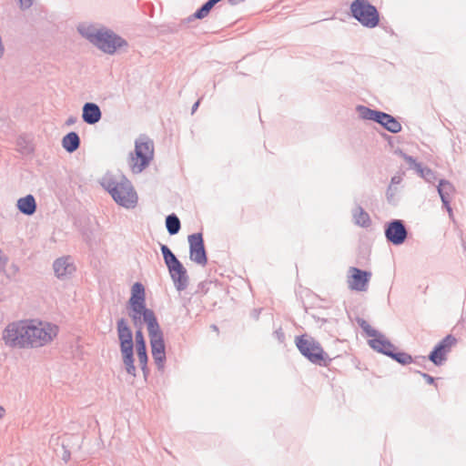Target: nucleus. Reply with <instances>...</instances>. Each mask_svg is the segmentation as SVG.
<instances>
[{
	"mask_svg": "<svg viewBox=\"0 0 466 466\" xmlns=\"http://www.w3.org/2000/svg\"><path fill=\"white\" fill-rule=\"evenodd\" d=\"M16 208L23 215L32 216L37 209V203L35 197L28 194L17 199Z\"/></svg>",
	"mask_w": 466,
	"mask_h": 466,
	"instance_id": "obj_20",
	"label": "nucleus"
},
{
	"mask_svg": "<svg viewBox=\"0 0 466 466\" xmlns=\"http://www.w3.org/2000/svg\"><path fill=\"white\" fill-rule=\"evenodd\" d=\"M409 357L410 359L409 364L410 363H414L421 368H424L426 369V361L428 360V356L425 357V356H415V357H412L410 354H409Z\"/></svg>",
	"mask_w": 466,
	"mask_h": 466,
	"instance_id": "obj_26",
	"label": "nucleus"
},
{
	"mask_svg": "<svg viewBox=\"0 0 466 466\" xmlns=\"http://www.w3.org/2000/svg\"><path fill=\"white\" fill-rule=\"evenodd\" d=\"M260 312H261V309H254L252 311H251V317L258 320L259 319V315H260Z\"/></svg>",
	"mask_w": 466,
	"mask_h": 466,
	"instance_id": "obj_37",
	"label": "nucleus"
},
{
	"mask_svg": "<svg viewBox=\"0 0 466 466\" xmlns=\"http://www.w3.org/2000/svg\"><path fill=\"white\" fill-rule=\"evenodd\" d=\"M5 415V409L0 405V419Z\"/></svg>",
	"mask_w": 466,
	"mask_h": 466,
	"instance_id": "obj_41",
	"label": "nucleus"
},
{
	"mask_svg": "<svg viewBox=\"0 0 466 466\" xmlns=\"http://www.w3.org/2000/svg\"><path fill=\"white\" fill-rule=\"evenodd\" d=\"M213 329H218L216 325H212Z\"/></svg>",
	"mask_w": 466,
	"mask_h": 466,
	"instance_id": "obj_43",
	"label": "nucleus"
},
{
	"mask_svg": "<svg viewBox=\"0 0 466 466\" xmlns=\"http://www.w3.org/2000/svg\"><path fill=\"white\" fill-rule=\"evenodd\" d=\"M159 247L164 262L168 269L176 289L177 291L185 290L187 288L189 280L187 268L167 245L160 243Z\"/></svg>",
	"mask_w": 466,
	"mask_h": 466,
	"instance_id": "obj_7",
	"label": "nucleus"
},
{
	"mask_svg": "<svg viewBox=\"0 0 466 466\" xmlns=\"http://www.w3.org/2000/svg\"><path fill=\"white\" fill-rule=\"evenodd\" d=\"M441 203H442V208L447 210V212L449 213V217L451 218H453V211H452V208L451 207V198L444 197V196H442V194H441Z\"/></svg>",
	"mask_w": 466,
	"mask_h": 466,
	"instance_id": "obj_27",
	"label": "nucleus"
},
{
	"mask_svg": "<svg viewBox=\"0 0 466 466\" xmlns=\"http://www.w3.org/2000/svg\"><path fill=\"white\" fill-rule=\"evenodd\" d=\"M201 99H198L191 107V114L193 115L198 108Z\"/></svg>",
	"mask_w": 466,
	"mask_h": 466,
	"instance_id": "obj_38",
	"label": "nucleus"
},
{
	"mask_svg": "<svg viewBox=\"0 0 466 466\" xmlns=\"http://www.w3.org/2000/svg\"><path fill=\"white\" fill-rule=\"evenodd\" d=\"M368 345L374 351L390 358L402 366L409 365L410 360L409 353L398 350L397 347L380 331L368 339Z\"/></svg>",
	"mask_w": 466,
	"mask_h": 466,
	"instance_id": "obj_12",
	"label": "nucleus"
},
{
	"mask_svg": "<svg viewBox=\"0 0 466 466\" xmlns=\"http://www.w3.org/2000/svg\"><path fill=\"white\" fill-rule=\"evenodd\" d=\"M402 181V177L400 175H394L390 179V184L389 186L395 187L396 185L400 184Z\"/></svg>",
	"mask_w": 466,
	"mask_h": 466,
	"instance_id": "obj_34",
	"label": "nucleus"
},
{
	"mask_svg": "<svg viewBox=\"0 0 466 466\" xmlns=\"http://www.w3.org/2000/svg\"><path fill=\"white\" fill-rule=\"evenodd\" d=\"M396 153H399L409 165L410 168L415 170L420 177L425 179V181L432 183L436 180L437 177L435 172L430 167L423 166V164L419 162L417 158L404 153L401 149H398Z\"/></svg>",
	"mask_w": 466,
	"mask_h": 466,
	"instance_id": "obj_17",
	"label": "nucleus"
},
{
	"mask_svg": "<svg viewBox=\"0 0 466 466\" xmlns=\"http://www.w3.org/2000/svg\"><path fill=\"white\" fill-rule=\"evenodd\" d=\"M101 185L110 194L116 204L126 208H133L137 203V195L132 183L123 175L120 181L109 177Z\"/></svg>",
	"mask_w": 466,
	"mask_h": 466,
	"instance_id": "obj_4",
	"label": "nucleus"
},
{
	"mask_svg": "<svg viewBox=\"0 0 466 466\" xmlns=\"http://www.w3.org/2000/svg\"><path fill=\"white\" fill-rule=\"evenodd\" d=\"M126 308L128 317L136 328V332L134 342L133 331L128 325L127 319L125 318L117 319L116 332L124 368L128 375L137 377L134 357V348L136 347L139 366L145 379H147L150 370L147 366V346L143 333V326H147V314L155 312L147 306L146 289L142 282L137 281L132 285L130 297L127 301Z\"/></svg>",
	"mask_w": 466,
	"mask_h": 466,
	"instance_id": "obj_1",
	"label": "nucleus"
},
{
	"mask_svg": "<svg viewBox=\"0 0 466 466\" xmlns=\"http://www.w3.org/2000/svg\"><path fill=\"white\" fill-rule=\"evenodd\" d=\"M29 337L28 319L9 323L2 336L5 344L12 349H29Z\"/></svg>",
	"mask_w": 466,
	"mask_h": 466,
	"instance_id": "obj_8",
	"label": "nucleus"
},
{
	"mask_svg": "<svg viewBox=\"0 0 466 466\" xmlns=\"http://www.w3.org/2000/svg\"><path fill=\"white\" fill-rule=\"evenodd\" d=\"M356 321L360 328L363 330L367 337L370 338L374 335L379 334V330L371 327L367 320L362 318L358 317Z\"/></svg>",
	"mask_w": 466,
	"mask_h": 466,
	"instance_id": "obj_25",
	"label": "nucleus"
},
{
	"mask_svg": "<svg viewBox=\"0 0 466 466\" xmlns=\"http://www.w3.org/2000/svg\"><path fill=\"white\" fill-rule=\"evenodd\" d=\"M384 235L388 243L400 246L407 240L409 230L404 220L393 218L384 224Z\"/></svg>",
	"mask_w": 466,
	"mask_h": 466,
	"instance_id": "obj_13",
	"label": "nucleus"
},
{
	"mask_svg": "<svg viewBox=\"0 0 466 466\" xmlns=\"http://www.w3.org/2000/svg\"><path fill=\"white\" fill-rule=\"evenodd\" d=\"M294 343L299 353L310 363L319 367H329L330 365L332 359L312 336L308 333L296 336Z\"/></svg>",
	"mask_w": 466,
	"mask_h": 466,
	"instance_id": "obj_3",
	"label": "nucleus"
},
{
	"mask_svg": "<svg viewBox=\"0 0 466 466\" xmlns=\"http://www.w3.org/2000/svg\"><path fill=\"white\" fill-rule=\"evenodd\" d=\"M146 319L152 358L157 369L162 371L167 360L164 334L155 313H147Z\"/></svg>",
	"mask_w": 466,
	"mask_h": 466,
	"instance_id": "obj_5",
	"label": "nucleus"
},
{
	"mask_svg": "<svg viewBox=\"0 0 466 466\" xmlns=\"http://www.w3.org/2000/svg\"><path fill=\"white\" fill-rule=\"evenodd\" d=\"M62 147L66 152L72 154L76 152L81 145L79 134L76 131L66 133L61 140Z\"/></svg>",
	"mask_w": 466,
	"mask_h": 466,
	"instance_id": "obj_21",
	"label": "nucleus"
},
{
	"mask_svg": "<svg viewBox=\"0 0 466 466\" xmlns=\"http://www.w3.org/2000/svg\"><path fill=\"white\" fill-rule=\"evenodd\" d=\"M19 271V267L13 263L9 268V272L6 273L8 279L13 278Z\"/></svg>",
	"mask_w": 466,
	"mask_h": 466,
	"instance_id": "obj_32",
	"label": "nucleus"
},
{
	"mask_svg": "<svg viewBox=\"0 0 466 466\" xmlns=\"http://www.w3.org/2000/svg\"><path fill=\"white\" fill-rule=\"evenodd\" d=\"M154 142L147 135L141 134L135 140V149L129 153V167L134 174L143 172L154 159Z\"/></svg>",
	"mask_w": 466,
	"mask_h": 466,
	"instance_id": "obj_6",
	"label": "nucleus"
},
{
	"mask_svg": "<svg viewBox=\"0 0 466 466\" xmlns=\"http://www.w3.org/2000/svg\"><path fill=\"white\" fill-rule=\"evenodd\" d=\"M306 312H307V313H308V314H309L312 319H314L316 322L325 323V322H327V321H328V320H327V319L322 318V317H319V316H318V315H316V314H314V313H312V312H309V311H308V310H306Z\"/></svg>",
	"mask_w": 466,
	"mask_h": 466,
	"instance_id": "obj_36",
	"label": "nucleus"
},
{
	"mask_svg": "<svg viewBox=\"0 0 466 466\" xmlns=\"http://www.w3.org/2000/svg\"><path fill=\"white\" fill-rule=\"evenodd\" d=\"M350 15L366 28H375L380 21L378 8L369 0H353L350 5Z\"/></svg>",
	"mask_w": 466,
	"mask_h": 466,
	"instance_id": "obj_10",
	"label": "nucleus"
},
{
	"mask_svg": "<svg viewBox=\"0 0 466 466\" xmlns=\"http://www.w3.org/2000/svg\"><path fill=\"white\" fill-rule=\"evenodd\" d=\"M349 272V288L355 291H366L371 278V272L356 267H350Z\"/></svg>",
	"mask_w": 466,
	"mask_h": 466,
	"instance_id": "obj_16",
	"label": "nucleus"
},
{
	"mask_svg": "<svg viewBox=\"0 0 466 466\" xmlns=\"http://www.w3.org/2000/svg\"><path fill=\"white\" fill-rule=\"evenodd\" d=\"M228 3L231 5H237L239 3H242L244 2L245 0H228Z\"/></svg>",
	"mask_w": 466,
	"mask_h": 466,
	"instance_id": "obj_40",
	"label": "nucleus"
},
{
	"mask_svg": "<svg viewBox=\"0 0 466 466\" xmlns=\"http://www.w3.org/2000/svg\"><path fill=\"white\" fill-rule=\"evenodd\" d=\"M77 118L76 116H69L66 121V126H71V125H74L76 122Z\"/></svg>",
	"mask_w": 466,
	"mask_h": 466,
	"instance_id": "obj_39",
	"label": "nucleus"
},
{
	"mask_svg": "<svg viewBox=\"0 0 466 466\" xmlns=\"http://www.w3.org/2000/svg\"><path fill=\"white\" fill-rule=\"evenodd\" d=\"M102 118L99 106L94 102H86L82 107V119L87 125H95Z\"/></svg>",
	"mask_w": 466,
	"mask_h": 466,
	"instance_id": "obj_19",
	"label": "nucleus"
},
{
	"mask_svg": "<svg viewBox=\"0 0 466 466\" xmlns=\"http://www.w3.org/2000/svg\"><path fill=\"white\" fill-rule=\"evenodd\" d=\"M8 262V257L5 256L3 250L0 248V268H5Z\"/></svg>",
	"mask_w": 466,
	"mask_h": 466,
	"instance_id": "obj_35",
	"label": "nucleus"
},
{
	"mask_svg": "<svg viewBox=\"0 0 466 466\" xmlns=\"http://www.w3.org/2000/svg\"><path fill=\"white\" fill-rule=\"evenodd\" d=\"M273 335L274 337L279 340V343H284L285 342V333L283 331V329L281 328H279L277 329L274 332H273Z\"/></svg>",
	"mask_w": 466,
	"mask_h": 466,
	"instance_id": "obj_31",
	"label": "nucleus"
},
{
	"mask_svg": "<svg viewBox=\"0 0 466 466\" xmlns=\"http://www.w3.org/2000/svg\"><path fill=\"white\" fill-rule=\"evenodd\" d=\"M383 137L388 139L389 141H390L392 138L390 135H387V134H383Z\"/></svg>",
	"mask_w": 466,
	"mask_h": 466,
	"instance_id": "obj_42",
	"label": "nucleus"
},
{
	"mask_svg": "<svg viewBox=\"0 0 466 466\" xmlns=\"http://www.w3.org/2000/svg\"><path fill=\"white\" fill-rule=\"evenodd\" d=\"M166 228L170 236L177 235L181 228V222L175 213H171L166 217Z\"/></svg>",
	"mask_w": 466,
	"mask_h": 466,
	"instance_id": "obj_23",
	"label": "nucleus"
},
{
	"mask_svg": "<svg viewBox=\"0 0 466 466\" xmlns=\"http://www.w3.org/2000/svg\"><path fill=\"white\" fill-rule=\"evenodd\" d=\"M29 349L39 348L50 343L58 334V327L50 322L28 319Z\"/></svg>",
	"mask_w": 466,
	"mask_h": 466,
	"instance_id": "obj_11",
	"label": "nucleus"
},
{
	"mask_svg": "<svg viewBox=\"0 0 466 466\" xmlns=\"http://www.w3.org/2000/svg\"><path fill=\"white\" fill-rule=\"evenodd\" d=\"M457 339L452 334L446 335L430 351L428 360L440 367L447 360V355L451 348L457 344Z\"/></svg>",
	"mask_w": 466,
	"mask_h": 466,
	"instance_id": "obj_14",
	"label": "nucleus"
},
{
	"mask_svg": "<svg viewBox=\"0 0 466 466\" xmlns=\"http://www.w3.org/2000/svg\"><path fill=\"white\" fill-rule=\"evenodd\" d=\"M437 191L440 197L442 194V196L450 198L455 192V187L449 180L441 178L437 186Z\"/></svg>",
	"mask_w": 466,
	"mask_h": 466,
	"instance_id": "obj_24",
	"label": "nucleus"
},
{
	"mask_svg": "<svg viewBox=\"0 0 466 466\" xmlns=\"http://www.w3.org/2000/svg\"><path fill=\"white\" fill-rule=\"evenodd\" d=\"M354 223L361 228H369L371 225V219L369 213L360 205L352 210Z\"/></svg>",
	"mask_w": 466,
	"mask_h": 466,
	"instance_id": "obj_22",
	"label": "nucleus"
},
{
	"mask_svg": "<svg viewBox=\"0 0 466 466\" xmlns=\"http://www.w3.org/2000/svg\"><path fill=\"white\" fill-rule=\"evenodd\" d=\"M187 241L189 245V258L200 266H206L208 259L202 232H195L188 235Z\"/></svg>",
	"mask_w": 466,
	"mask_h": 466,
	"instance_id": "obj_15",
	"label": "nucleus"
},
{
	"mask_svg": "<svg viewBox=\"0 0 466 466\" xmlns=\"http://www.w3.org/2000/svg\"><path fill=\"white\" fill-rule=\"evenodd\" d=\"M53 269L55 276L58 279H70L76 270L73 258L70 256H63L56 258L53 262Z\"/></svg>",
	"mask_w": 466,
	"mask_h": 466,
	"instance_id": "obj_18",
	"label": "nucleus"
},
{
	"mask_svg": "<svg viewBox=\"0 0 466 466\" xmlns=\"http://www.w3.org/2000/svg\"><path fill=\"white\" fill-rule=\"evenodd\" d=\"M71 459V451L63 445V454H62V460L65 461V463H67Z\"/></svg>",
	"mask_w": 466,
	"mask_h": 466,
	"instance_id": "obj_33",
	"label": "nucleus"
},
{
	"mask_svg": "<svg viewBox=\"0 0 466 466\" xmlns=\"http://www.w3.org/2000/svg\"><path fill=\"white\" fill-rule=\"evenodd\" d=\"M356 111L362 120L373 121L390 133L398 134L402 130V126L398 118L390 114L379 109H372L364 105H358Z\"/></svg>",
	"mask_w": 466,
	"mask_h": 466,
	"instance_id": "obj_9",
	"label": "nucleus"
},
{
	"mask_svg": "<svg viewBox=\"0 0 466 466\" xmlns=\"http://www.w3.org/2000/svg\"><path fill=\"white\" fill-rule=\"evenodd\" d=\"M397 193V187L389 186L386 191L387 200L390 204H395V195Z\"/></svg>",
	"mask_w": 466,
	"mask_h": 466,
	"instance_id": "obj_28",
	"label": "nucleus"
},
{
	"mask_svg": "<svg viewBox=\"0 0 466 466\" xmlns=\"http://www.w3.org/2000/svg\"><path fill=\"white\" fill-rule=\"evenodd\" d=\"M413 372L417 373V374H420L425 380L428 384L430 385H436L435 384V381H436V378L432 377L431 375L426 373V372H422L420 370H414Z\"/></svg>",
	"mask_w": 466,
	"mask_h": 466,
	"instance_id": "obj_29",
	"label": "nucleus"
},
{
	"mask_svg": "<svg viewBox=\"0 0 466 466\" xmlns=\"http://www.w3.org/2000/svg\"><path fill=\"white\" fill-rule=\"evenodd\" d=\"M77 30L83 37L107 55H114L128 46L125 38L105 26L98 29L93 25L78 26Z\"/></svg>",
	"mask_w": 466,
	"mask_h": 466,
	"instance_id": "obj_2",
	"label": "nucleus"
},
{
	"mask_svg": "<svg viewBox=\"0 0 466 466\" xmlns=\"http://www.w3.org/2000/svg\"><path fill=\"white\" fill-rule=\"evenodd\" d=\"M16 1H17V4L21 10H27L33 5L35 0H16Z\"/></svg>",
	"mask_w": 466,
	"mask_h": 466,
	"instance_id": "obj_30",
	"label": "nucleus"
}]
</instances>
